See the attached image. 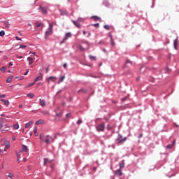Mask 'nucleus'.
I'll return each mask as SVG.
<instances>
[{
    "mask_svg": "<svg viewBox=\"0 0 179 179\" xmlns=\"http://www.w3.org/2000/svg\"><path fill=\"white\" fill-rule=\"evenodd\" d=\"M40 139L41 141H45L46 145H50V143H53L54 142V138L50 135H47L44 138L43 134H40Z\"/></svg>",
    "mask_w": 179,
    "mask_h": 179,
    "instance_id": "f257e3e1",
    "label": "nucleus"
},
{
    "mask_svg": "<svg viewBox=\"0 0 179 179\" xmlns=\"http://www.w3.org/2000/svg\"><path fill=\"white\" fill-rule=\"evenodd\" d=\"M78 48L80 51H86V50L89 49V43H85L84 45H78Z\"/></svg>",
    "mask_w": 179,
    "mask_h": 179,
    "instance_id": "f03ea898",
    "label": "nucleus"
},
{
    "mask_svg": "<svg viewBox=\"0 0 179 179\" xmlns=\"http://www.w3.org/2000/svg\"><path fill=\"white\" fill-rule=\"evenodd\" d=\"M51 34H52V29L48 28L45 31V38H48V37L51 36Z\"/></svg>",
    "mask_w": 179,
    "mask_h": 179,
    "instance_id": "7ed1b4c3",
    "label": "nucleus"
},
{
    "mask_svg": "<svg viewBox=\"0 0 179 179\" xmlns=\"http://www.w3.org/2000/svg\"><path fill=\"white\" fill-rule=\"evenodd\" d=\"M98 132L104 131V123H101L96 127Z\"/></svg>",
    "mask_w": 179,
    "mask_h": 179,
    "instance_id": "20e7f679",
    "label": "nucleus"
},
{
    "mask_svg": "<svg viewBox=\"0 0 179 179\" xmlns=\"http://www.w3.org/2000/svg\"><path fill=\"white\" fill-rule=\"evenodd\" d=\"M124 141H127V137L122 138V136H119V137L117 139L118 144L124 143Z\"/></svg>",
    "mask_w": 179,
    "mask_h": 179,
    "instance_id": "39448f33",
    "label": "nucleus"
},
{
    "mask_svg": "<svg viewBox=\"0 0 179 179\" xmlns=\"http://www.w3.org/2000/svg\"><path fill=\"white\" fill-rule=\"evenodd\" d=\"M39 104L41 106V107H45L47 106V103L45 102V100L40 99H39Z\"/></svg>",
    "mask_w": 179,
    "mask_h": 179,
    "instance_id": "423d86ee",
    "label": "nucleus"
},
{
    "mask_svg": "<svg viewBox=\"0 0 179 179\" xmlns=\"http://www.w3.org/2000/svg\"><path fill=\"white\" fill-rule=\"evenodd\" d=\"M40 9H41V13H43L44 15H47V10H48V8L45 7L40 6Z\"/></svg>",
    "mask_w": 179,
    "mask_h": 179,
    "instance_id": "0eeeda50",
    "label": "nucleus"
},
{
    "mask_svg": "<svg viewBox=\"0 0 179 179\" xmlns=\"http://www.w3.org/2000/svg\"><path fill=\"white\" fill-rule=\"evenodd\" d=\"M57 80V77L50 76L48 78V83H50V82H55Z\"/></svg>",
    "mask_w": 179,
    "mask_h": 179,
    "instance_id": "6e6552de",
    "label": "nucleus"
},
{
    "mask_svg": "<svg viewBox=\"0 0 179 179\" xmlns=\"http://www.w3.org/2000/svg\"><path fill=\"white\" fill-rule=\"evenodd\" d=\"M115 175L121 177V176H122V172L121 171V169L116 170L115 172Z\"/></svg>",
    "mask_w": 179,
    "mask_h": 179,
    "instance_id": "1a4fd4ad",
    "label": "nucleus"
},
{
    "mask_svg": "<svg viewBox=\"0 0 179 179\" xmlns=\"http://www.w3.org/2000/svg\"><path fill=\"white\" fill-rule=\"evenodd\" d=\"M6 177H8V178L13 179V177H15V175L12 173L7 172L6 173Z\"/></svg>",
    "mask_w": 179,
    "mask_h": 179,
    "instance_id": "9d476101",
    "label": "nucleus"
},
{
    "mask_svg": "<svg viewBox=\"0 0 179 179\" xmlns=\"http://www.w3.org/2000/svg\"><path fill=\"white\" fill-rule=\"evenodd\" d=\"M40 75L41 76H39L36 78H35L34 83H36V82H38V80H43V74L40 73Z\"/></svg>",
    "mask_w": 179,
    "mask_h": 179,
    "instance_id": "9b49d317",
    "label": "nucleus"
},
{
    "mask_svg": "<svg viewBox=\"0 0 179 179\" xmlns=\"http://www.w3.org/2000/svg\"><path fill=\"white\" fill-rule=\"evenodd\" d=\"M92 19H94V22H97L99 20V22H101V18L99 16H92L91 17Z\"/></svg>",
    "mask_w": 179,
    "mask_h": 179,
    "instance_id": "f8f14e48",
    "label": "nucleus"
},
{
    "mask_svg": "<svg viewBox=\"0 0 179 179\" xmlns=\"http://www.w3.org/2000/svg\"><path fill=\"white\" fill-rule=\"evenodd\" d=\"M51 162H52V161L50 160L48 158H45L43 165L47 166V164H48V163H51Z\"/></svg>",
    "mask_w": 179,
    "mask_h": 179,
    "instance_id": "ddd939ff",
    "label": "nucleus"
},
{
    "mask_svg": "<svg viewBox=\"0 0 179 179\" xmlns=\"http://www.w3.org/2000/svg\"><path fill=\"white\" fill-rule=\"evenodd\" d=\"M109 37L110 38V44L113 47H114V45H115V43L114 42V40L113 39V36L111 35V34H109Z\"/></svg>",
    "mask_w": 179,
    "mask_h": 179,
    "instance_id": "4468645a",
    "label": "nucleus"
},
{
    "mask_svg": "<svg viewBox=\"0 0 179 179\" xmlns=\"http://www.w3.org/2000/svg\"><path fill=\"white\" fill-rule=\"evenodd\" d=\"M174 145H176V140H173L172 141V144L167 145V149H171V148H173V146H174Z\"/></svg>",
    "mask_w": 179,
    "mask_h": 179,
    "instance_id": "2eb2a0df",
    "label": "nucleus"
},
{
    "mask_svg": "<svg viewBox=\"0 0 179 179\" xmlns=\"http://www.w3.org/2000/svg\"><path fill=\"white\" fill-rule=\"evenodd\" d=\"M175 50H177V47L178 46V40H175L173 43Z\"/></svg>",
    "mask_w": 179,
    "mask_h": 179,
    "instance_id": "dca6fc26",
    "label": "nucleus"
},
{
    "mask_svg": "<svg viewBox=\"0 0 179 179\" xmlns=\"http://www.w3.org/2000/svg\"><path fill=\"white\" fill-rule=\"evenodd\" d=\"M22 152H28V150H29L27 149V146H26L25 145H22Z\"/></svg>",
    "mask_w": 179,
    "mask_h": 179,
    "instance_id": "f3484780",
    "label": "nucleus"
},
{
    "mask_svg": "<svg viewBox=\"0 0 179 179\" xmlns=\"http://www.w3.org/2000/svg\"><path fill=\"white\" fill-rule=\"evenodd\" d=\"M120 170H121V169H124V166H125V163L124 162V161H122L120 164Z\"/></svg>",
    "mask_w": 179,
    "mask_h": 179,
    "instance_id": "a211bd4d",
    "label": "nucleus"
},
{
    "mask_svg": "<svg viewBox=\"0 0 179 179\" xmlns=\"http://www.w3.org/2000/svg\"><path fill=\"white\" fill-rule=\"evenodd\" d=\"M66 40H68V34H66L65 38L60 42V44H64V43L66 41Z\"/></svg>",
    "mask_w": 179,
    "mask_h": 179,
    "instance_id": "6ab92c4d",
    "label": "nucleus"
},
{
    "mask_svg": "<svg viewBox=\"0 0 179 179\" xmlns=\"http://www.w3.org/2000/svg\"><path fill=\"white\" fill-rule=\"evenodd\" d=\"M33 124V122L32 121H29L28 123H27L25 124V128H29V127H30V125Z\"/></svg>",
    "mask_w": 179,
    "mask_h": 179,
    "instance_id": "aec40b11",
    "label": "nucleus"
},
{
    "mask_svg": "<svg viewBox=\"0 0 179 179\" xmlns=\"http://www.w3.org/2000/svg\"><path fill=\"white\" fill-rule=\"evenodd\" d=\"M1 101H3L4 103L5 106H9V101L5 100V99H1Z\"/></svg>",
    "mask_w": 179,
    "mask_h": 179,
    "instance_id": "412c9836",
    "label": "nucleus"
},
{
    "mask_svg": "<svg viewBox=\"0 0 179 179\" xmlns=\"http://www.w3.org/2000/svg\"><path fill=\"white\" fill-rule=\"evenodd\" d=\"M3 127V120L2 119L0 120V131H2V128Z\"/></svg>",
    "mask_w": 179,
    "mask_h": 179,
    "instance_id": "4be33fe9",
    "label": "nucleus"
},
{
    "mask_svg": "<svg viewBox=\"0 0 179 179\" xmlns=\"http://www.w3.org/2000/svg\"><path fill=\"white\" fill-rule=\"evenodd\" d=\"M73 23L75 24V26H76V27H80V24H79L78 21H73Z\"/></svg>",
    "mask_w": 179,
    "mask_h": 179,
    "instance_id": "5701e85b",
    "label": "nucleus"
},
{
    "mask_svg": "<svg viewBox=\"0 0 179 179\" xmlns=\"http://www.w3.org/2000/svg\"><path fill=\"white\" fill-rule=\"evenodd\" d=\"M4 24L7 29H9L10 27V24L9 22H4Z\"/></svg>",
    "mask_w": 179,
    "mask_h": 179,
    "instance_id": "b1692460",
    "label": "nucleus"
},
{
    "mask_svg": "<svg viewBox=\"0 0 179 179\" xmlns=\"http://www.w3.org/2000/svg\"><path fill=\"white\" fill-rule=\"evenodd\" d=\"M27 59L29 62V65L33 64V62H34V61L33 60V58H31V57H28Z\"/></svg>",
    "mask_w": 179,
    "mask_h": 179,
    "instance_id": "393cba45",
    "label": "nucleus"
},
{
    "mask_svg": "<svg viewBox=\"0 0 179 179\" xmlns=\"http://www.w3.org/2000/svg\"><path fill=\"white\" fill-rule=\"evenodd\" d=\"M41 113L43 115H48V114H50V112L47 111V110H43L41 111Z\"/></svg>",
    "mask_w": 179,
    "mask_h": 179,
    "instance_id": "a878e982",
    "label": "nucleus"
},
{
    "mask_svg": "<svg viewBox=\"0 0 179 179\" xmlns=\"http://www.w3.org/2000/svg\"><path fill=\"white\" fill-rule=\"evenodd\" d=\"M0 71H1V72L5 73L6 72V66H3L2 68L0 69Z\"/></svg>",
    "mask_w": 179,
    "mask_h": 179,
    "instance_id": "bb28decb",
    "label": "nucleus"
},
{
    "mask_svg": "<svg viewBox=\"0 0 179 179\" xmlns=\"http://www.w3.org/2000/svg\"><path fill=\"white\" fill-rule=\"evenodd\" d=\"M34 134H35V136H38V134H37V127L34 128Z\"/></svg>",
    "mask_w": 179,
    "mask_h": 179,
    "instance_id": "cd10ccee",
    "label": "nucleus"
},
{
    "mask_svg": "<svg viewBox=\"0 0 179 179\" xmlns=\"http://www.w3.org/2000/svg\"><path fill=\"white\" fill-rule=\"evenodd\" d=\"M64 79H65V76L61 77L59 80V82H58V83H61L64 82Z\"/></svg>",
    "mask_w": 179,
    "mask_h": 179,
    "instance_id": "c85d7f7f",
    "label": "nucleus"
},
{
    "mask_svg": "<svg viewBox=\"0 0 179 179\" xmlns=\"http://www.w3.org/2000/svg\"><path fill=\"white\" fill-rule=\"evenodd\" d=\"M8 128H9V125L8 124H5L4 125V129H1V131H8Z\"/></svg>",
    "mask_w": 179,
    "mask_h": 179,
    "instance_id": "c756f323",
    "label": "nucleus"
},
{
    "mask_svg": "<svg viewBox=\"0 0 179 179\" xmlns=\"http://www.w3.org/2000/svg\"><path fill=\"white\" fill-rule=\"evenodd\" d=\"M12 82V77H8L6 80L7 83H10Z\"/></svg>",
    "mask_w": 179,
    "mask_h": 179,
    "instance_id": "7c9ffc66",
    "label": "nucleus"
},
{
    "mask_svg": "<svg viewBox=\"0 0 179 179\" xmlns=\"http://www.w3.org/2000/svg\"><path fill=\"white\" fill-rule=\"evenodd\" d=\"M13 128H14V129H19V124H14Z\"/></svg>",
    "mask_w": 179,
    "mask_h": 179,
    "instance_id": "2f4dec72",
    "label": "nucleus"
},
{
    "mask_svg": "<svg viewBox=\"0 0 179 179\" xmlns=\"http://www.w3.org/2000/svg\"><path fill=\"white\" fill-rule=\"evenodd\" d=\"M27 97H31V99H34V94H28Z\"/></svg>",
    "mask_w": 179,
    "mask_h": 179,
    "instance_id": "473e14b6",
    "label": "nucleus"
},
{
    "mask_svg": "<svg viewBox=\"0 0 179 179\" xmlns=\"http://www.w3.org/2000/svg\"><path fill=\"white\" fill-rule=\"evenodd\" d=\"M3 36H5V31H0V36L3 37Z\"/></svg>",
    "mask_w": 179,
    "mask_h": 179,
    "instance_id": "72a5a7b5",
    "label": "nucleus"
},
{
    "mask_svg": "<svg viewBox=\"0 0 179 179\" xmlns=\"http://www.w3.org/2000/svg\"><path fill=\"white\" fill-rule=\"evenodd\" d=\"M41 122H43V120H38L37 122H36V125H40V124H41Z\"/></svg>",
    "mask_w": 179,
    "mask_h": 179,
    "instance_id": "f704fd0d",
    "label": "nucleus"
},
{
    "mask_svg": "<svg viewBox=\"0 0 179 179\" xmlns=\"http://www.w3.org/2000/svg\"><path fill=\"white\" fill-rule=\"evenodd\" d=\"M90 59H93L94 61H96V57L90 55Z\"/></svg>",
    "mask_w": 179,
    "mask_h": 179,
    "instance_id": "c9c22d12",
    "label": "nucleus"
},
{
    "mask_svg": "<svg viewBox=\"0 0 179 179\" xmlns=\"http://www.w3.org/2000/svg\"><path fill=\"white\" fill-rule=\"evenodd\" d=\"M54 26V24H52V23H50V24H49V27H48V29H52V27Z\"/></svg>",
    "mask_w": 179,
    "mask_h": 179,
    "instance_id": "e433bc0d",
    "label": "nucleus"
},
{
    "mask_svg": "<svg viewBox=\"0 0 179 179\" xmlns=\"http://www.w3.org/2000/svg\"><path fill=\"white\" fill-rule=\"evenodd\" d=\"M104 29L106 30H110V26L109 25H104Z\"/></svg>",
    "mask_w": 179,
    "mask_h": 179,
    "instance_id": "4c0bfd02",
    "label": "nucleus"
},
{
    "mask_svg": "<svg viewBox=\"0 0 179 179\" xmlns=\"http://www.w3.org/2000/svg\"><path fill=\"white\" fill-rule=\"evenodd\" d=\"M15 40H17V41H22V38L19 36H15Z\"/></svg>",
    "mask_w": 179,
    "mask_h": 179,
    "instance_id": "58836bf2",
    "label": "nucleus"
},
{
    "mask_svg": "<svg viewBox=\"0 0 179 179\" xmlns=\"http://www.w3.org/2000/svg\"><path fill=\"white\" fill-rule=\"evenodd\" d=\"M34 83H34H34H29V84L28 85V87H31V86L34 85Z\"/></svg>",
    "mask_w": 179,
    "mask_h": 179,
    "instance_id": "ea45409f",
    "label": "nucleus"
},
{
    "mask_svg": "<svg viewBox=\"0 0 179 179\" xmlns=\"http://www.w3.org/2000/svg\"><path fill=\"white\" fill-rule=\"evenodd\" d=\"M92 26H94V27H99V23L93 24H92Z\"/></svg>",
    "mask_w": 179,
    "mask_h": 179,
    "instance_id": "a19ab883",
    "label": "nucleus"
},
{
    "mask_svg": "<svg viewBox=\"0 0 179 179\" xmlns=\"http://www.w3.org/2000/svg\"><path fill=\"white\" fill-rule=\"evenodd\" d=\"M5 97H6V95L5 94L0 95V99H5Z\"/></svg>",
    "mask_w": 179,
    "mask_h": 179,
    "instance_id": "79ce46f5",
    "label": "nucleus"
},
{
    "mask_svg": "<svg viewBox=\"0 0 179 179\" xmlns=\"http://www.w3.org/2000/svg\"><path fill=\"white\" fill-rule=\"evenodd\" d=\"M20 48H26V45H20Z\"/></svg>",
    "mask_w": 179,
    "mask_h": 179,
    "instance_id": "37998d69",
    "label": "nucleus"
},
{
    "mask_svg": "<svg viewBox=\"0 0 179 179\" xmlns=\"http://www.w3.org/2000/svg\"><path fill=\"white\" fill-rule=\"evenodd\" d=\"M40 26H41V23L37 22L36 23V27L38 28V27H40Z\"/></svg>",
    "mask_w": 179,
    "mask_h": 179,
    "instance_id": "c03bdc74",
    "label": "nucleus"
},
{
    "mask_svg": "<svg viewBox=\"0 0 179 179\" xmlns=\"http://www.w3.org/2000/svg\"><path fill=\"white\" fill-rule=\"evenodd\" d=\"M48 71H50V67H47V68L45 69V72H46V73H48Z\"/></svg>",
    "mask_w": 179,
    "mask_h": 179,
    "instance_id": "a18cd8bd",
    "label": "nucleus"
},
{
    "mask_svg": "<svg viewBox=\"0 0 179 179\" xmlns=\"http://www.w3.org/2000/svg\"><path fill=\"white\" fill-rule=\"evenodd\" d=\"M77 124L78 125H80V124H82V120H79L78 122H77Z\"/></svg>",
    "mask_w": 179,
    "mask_h": 179,
    "instance_id": "49530a36",
    "label": "nucleus"
},
{
    "mask_svg": "<svg viewBox=\"0 0 179 179\" xmlns=\"http://www.w3.org/2000/svg\"><path fill=\"white\" fill-rule=\"evenodd\" d=\"M78 92H79V93H80V92H83L84 93H86V90H79Z\"/></svg>",
    "mask_w": 179,
    "mask_h": 179,
    "instance_id": "de8ad7c7",
    "label": "nucleus"
},
{
    "mask_svg": "<svg viewBox=\"0 0 179 179\" xmlns=\"http://www.w3.org/2000/svg\"><path fill=\"white\" fill-rule=\"evenodd\" d=\"M9 66H13V62H10L9 63Z\"/></svg>",
    "mask_w": 179,
    "mask_h": 179,
    "instance_id": "09e8293b",
    "label": "nucleus"
},
{
    "mask_svg": "<svg viewBox=\"0 0 179 179\" xmlns=\"http://www.w3.org/2000/svg\"><path fill=\"white\" fill-rule=\"evenodd\" d=\"M127 100V97L122 98V101H125Z\"/></svg>",
    "mask_w": 179,
    "mask_h": 179,
    "instance_id": "8fccbe9b",
    "label": "nucleus"
},
{
    "mask_svg": "<svg viewBox=\"0 0 179 179\" xmlns=\"http://www.w3.org/2000/svg\"><path fill=\"white\" fill-rule=\"evenodd\" d=\"M27 73H29V69H27V71L25 72L24 75H27Z\"/></svg>",
    "mask_w": 179,
    "mask_h": 179,
    "instance_id": "3c124183",
    "label": "nucleus"
},
{
    "mask_svg": "<svg viewBox=\"0 0 179 179\" xmlns=\"http://www.w3.org/2000/svg\"><path fill=\"white\" fill-rule=\"evenodd\" d=\"M61 115H62V113H57V117H61Z\"/></svg>",
    "mask_w": 179,
    "mask_h": 179,
    "instance_id": "603ef678",
    "label": "nucleus"
},
{
    "mask_svg": "<svg viewBox=\"0 0 179 179\" xmlns=\"http://www.w3.org/2000/svg\"><path fill=\"white\" fill-rule=\"evenodd\" d=\"M71 33H68V37H69H69H71Z\"/></svg>",
    "mask_w": 179,
    "mask_h": 179,
    "instance_id": "864d4df0",
    "label": "nucleus"
},
{
    "mask_svg": "<svg viewBox=\"0 0 179 179\" xmlns=\"http://www.w3.org/2000/svg\"><path fill=\"white\" fill-rule=\"evenodd\" d=\"M63 66H64V68H66L67 64H64Z\"/></svg>",
    "mask_w": 179,
    "mask_h": 179,
    "instance_id": "5fc2aeb1",
    "label": "nucleus"
},
{
    "mask_svg": "<svg viewBox=\"0 0 179 179\" xmlns=\"http://www.w3.org/2000/svg\"><path fill=\"white\" fill-rule=\"evenodd\" d=\"M13 141H16V137H13Z\"/></svg>",
    "mask_w": 179,
    "mask_h": 179,
    "instance_id": "6e6d98bb",
    "label": "nucleus"
},
{
    "mask_svg": "<svg viewBox=\"0 0 179 179\" xmlns=\"http://www.w3.org/2000/svg\"><path fill=\"white\" fill-rule=\"evenodd\" d=\"M22 107H23L22 105H20V106H19V108H22Z\"/></svg>",
    "mask_w": 179,
    "mask_h": 179,
    "instance_id": "4d7b16f0",
    "label": "nucleus"
},
{
    "mask_svg": "<svg viewBox=\"0 0 179 179\" xmlns=\"http://www.w3.org/2000/svg\"><path fill=\"white\" fill-rule=\"evenodd\" d=\"M17 58L22 59V58H23V56L17 57Z\"/></svg>",
    "mask_w": 179,
    "mask_h": 179,
    "instance_id": "13d9d810",
    "label": "nucleus"
},
{
    "mask_svg": "<svg viewBox=\"0 0 179 179\" xmlns=\"http://www.w3.org/2000/svg\"><path fill=\"white\" fill-rule=\"evenodd\" d=\"M17 159H19V157H20L19 154L17 153Z\"/></svg>",
    "mask_w": 179,
    "mask_h": 179,
    "instance_id": "bf43d9fd",
    "label": "nucleus"
},
{
    "mask_svg": "<svg viewBox=\"0 0 179 179\" xmlns=\"http://www.w3.org/2000/svg\"><path fill=\"white\" fill-rule=\"evenodd\" d=\"M17 162L18 163H20V160L19 159V158H17Z\"/></svg>",
    "mask_w": 179,
    "mask_h": 179,
    "instance_id": "052dcab7",
    "label": "nucleus"
},
{
    "mask_svg": "<svg viewBox=\"0 0 179 179\" xmlns=\"http://www.w3.org/2000/svg\"><path fill=\"white\" fill-rule=\"evenodd\" d=\"M83 34H86V31H83Z\"/></svg>",
    "mask_w": 179,
    "mask_h": 179,
    "instance_id": "680f3d73",
    "label": "nucleus"
},
{
    "mask_svg": "<svg viewBox=\"0 0 179 179\" xmlns=\"http://www.w3.org/2000/svg\"><path fill=\"white\" fill-rule=\"evenodd\" d=\"M22 132H24V129H22Z\"/></svg>",
    "mask_w": 179,
    "mask_h": 179,
    "instance_id": "e2e57ef3",
    "label": "nucleus"
},
{
    "mask_svg": "<svg viewBox=\"0 0 179 179\" xmlns=\"http://www.w3.org/2000/svg\"><path fill=\"white\" fill-rule=\"evenodd\" d=\"M33 55H36V53H35V52H33Z\"/></svg>",
    "mask_w": 179,
    "mask_h": 179,
    "instance_id": "0e129e2a",
    "label": "nucleus"
},
{
    "mask_svg": "<svg viewBox=\"0 0 179 179\" xmlns=\"http://www.w3.org/2000/svg\"><path fill=\"white\" fill-rule=\"evenodd\" d=\"M26 160H27V159H26V158H25V159H24V162H26Z\"/></svg>",
    "mask_w": 179,
    "mask_h": 179,
    "instance_id": "69168bd1",
    "label": "nucleus"
},
{
    "mask_svg": "<svg viewBox=\"0 0 179 179\" xmlns=\"http://www.w3.org/2000/svg\"><path fill=\"white\" fill-rule=\"evenodd\" d=\"M101 65H102V64L101 63V64H99V66H101Z\"/></svg>",
    "mask_w": 179,
    "mask_h": 179,
    "instance_id": "338daca9",
    "label": "nucleus"
},
{
    "mask_svg": "<svg viewBox=\"0 0 179 179\" xmlns=\"http://www.w3.org/2000/svg\"><path fill=\"white\" fill-rule=\"evenodd\" d=\"M69 117H70V115L69 114V115H68V117L69 118Z\"/></svg>",
    "mask_w": 179,
    "mask_h": 179,
    "instance_id": "774afa93",
    "label": "nucleus"
}]
</instances>
